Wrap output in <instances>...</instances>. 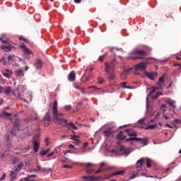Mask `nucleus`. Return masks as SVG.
Returning <instances> with one entry per match:
<instances>
[{
    "mask_svg": "<svg viewBox=\"0 0 181 181\" xmlns=\"http://www.w3.org/2000/svg\"><path fill=\"white\" fill-rule=\"evenodd\" d=\"M49 121H50V117H49L48 114H46L44 116L42 122H45V127H47L49 125Z\"/></svg>",
    "mask_w": 181,
    "mask_h": 181,
    "instance_id": "20",
    "label": "nucleus"
},
{
    "mask_svg": "<svg viewBox=\"0 0 181 181\" xmlns=\"http://www.w3.org/2000/svg\"><path fill=\"white\" fill-rule=\"evenodd\" d=\"M129 136H138V133L132 129H127L124 131Z\"/></svg>",
    "mask_w": 181,
    "mask_h": 181,
    "instance_id": "14",
    "label": "nucleus"
},
{
    "mask_svg": "<svg viewBox=\"0 0 181 181\" xmlns=\"http://www.w3.org/2000/svg\"><path fill=\"white\" fill-rule=\"evenodd\" d=\"M64 108H65V110H66V111H70V110H71V106H70V105H66V106L64 107Z\"/></svg>",
    "mask_w": 181,
    "mask_h": 181,
    "instance_id": "48",
    "label": "nucleus"
},
{
    "mask_svg": "<svg viewBox=\"0 0 181 181\" xmlns=\"http://www.w3.org/2000/svg\"><path fill=\"white\" fill-rule=\"evenodd\" d=\"M165 78L163 77V76H161L159 79H158V88H152L151 89V90L148 93V97H151V98H152V100H156V98H158V97H159V95H160V92H156V90H162V88H163V87H165Z\"/></svg>",
    "mask_w": 181,
    "mask_h": 181,
    "instance_id": "2",
    "label": "nucleus"
},
{
    "mask_svg": "<svg viewBox=\"0 0 181 181\" xmlns=\"http://www.w3.org/2000/svg\"><path fill=\"white\" fill-rule=\"evenodd\" d=\"M148 64H149L148 60L142 61L135 65V69L136 70H145L148 67Z\"/></svg>",
    "mask_w": 181,
    "mask_h": 181,
    "instance_id": "6",
    "label": "nucleus"
},
{
    "mask_svg": "<svg viewBox=\"0 0 181 181\" xmlns=\"http://www.w3.org/2000/svg\"><path fill=\"white\" fill-rule=\"evenodd\" d=\"M47 154V151H46V150L41 151V153H40L41 156H46Z\"/></svg>",
    "mask_w": 181,
    "mask_h": 181,
    "instance_id": "42",
    "label": "nucleus"
},
{
    "mask_svg": "<svg viewBox=\"0 0 181 181\" xmlns=\"http://www.w3.org/2000/svg\"><path fill=\"white\" fill-rule=\"evenodd\" d=\"M107 80H114L115 78V74H114V71L107 73Z\"/></svg>",
    "mask_w": 181,
    "mask_h": 181,
    "instance_id": "25",
    "label": "nucleus"
},
{
    "mask_svg": "<svg viewBox=\"0 0 181 181\" xmlns=\"http://www.w3.org/2000/svg\"><path fill=\"white\" fill-rule=\"evenodd\" d=\"M144 162H145V159L144 158H141L139 160H138L136 168H142V165H144Z\"/></svg>",
    "mask_w": 181,
    "mask_h": 181,
    "instance_id": "26",
    "label": "nucleus"
},
{
    "mask_svg": "<svg viewBox=\"0 0 181 181\" xmlns=\"http://www.w3.org/2000/svg\"><path fill=\"white\" fill-rule=\"evenodd\" d=\"M146 168H148L152 167V163H151V159L146 158Z\"/></svg>",
    "mask_w": 181,
    "mask_h": 181,
    "instance_id": "32",
    "label": "nucleus"
},
{
    "mask_svg": "<svg viewBox=\"0 0 181 181\" xmlns=\"http://www.w3.org/2000/svg\"><path fill=\"white\" fill-rule=\"evenodd\" d=\"M62 168H65V169H71V165H64L63 166H62Z\"/></svg>",
    "mask_w": 181,
    "mask_h": 181,
    "instance_id": "46",
    "label": "nucleus"
},
{
    "mask_svg": "<svg viewBox=\"0 0 181 181\" xmlns=\"http://www.w3.org/2000/svg\"><path fill=\"white\" fill-rule=\"evenodd\" d=\"M3 62L4 64H6V61L5 60V57H3L1 59H0V63Z\"/></svg>",
    "mask_w": 181,
    "mask_h": 181,
    "instance_id": "47",
    "label": "nucleus"
},
{
    "mask_svg": "<svg viewBox=\"0 0 181 181\" xmlns=\"http://www.w3.org/2000/svg\"><path fill=\"white\" fill-rule=\"evenodd\" d=\"M165 127H167V128H173L170 124H165Z\"/></svg>",
    "mask_w": 181,
    "mask_h": 181,
    "instance_id": "56",
    "label": "nucleus"
},
{
    "mask_svg": "<svg viewBox=\"0 0 181 181\" xmlns=\"http://www.w3.org/2000/svg\"><path fill=\"white\" fill-rule=\"evenodd\" d=\"M146 76L148 78H150V80H155V77H158V72H146Z\"/></svg>",
    "mask_w": 181,
    "mask_h": 181,
    "instance_id": "13",
    "label": "nucleus"
},
{
    "mask_svg": "<svg viewBox=\"0 0 181 181\" xmlns=\"http://www.w3.org/2000/svg\"><path fill=\"white\" fill-rule=\"evenodd\" d=\"M34 66L37 70H40L42 67H43V62H42V59H35L34 62Z\"/></svg>",
    "mask_w": 181,
    "mask_h": 181,
    "instance_id": "10",
    "label": "nucleus"
},
{
    "mask_svg": "<svg viewBox=\"0 0 181 181\" xmlns=\"http://www.w3.org/2000/svg\"><path fill=\"white\" fill-rule=\"evenodd\" d=\"M170 170V167H168V168L165 170L166 173H168V172H169Z\"/></svg>",
    "mask_w": 181,
    "mask_h": 181,
    "instance_id": "60",
    "label": "nucleus"
},
{
    "mask_svg": "<svg viewBox=\"0 0 181 181\" xmlns=\"http://www.w3.org/2000/svg\"><path fill=\"white\" fill-rule=\"evenodd\" d=\"M104 165H105V163L102 162V163H100V168H103Z\"/></svg>",
    "mask_w": 181,
    "mask_h": 181,
    "instance_id": "59",
    "label": "nucleus"
},
{
    "mask_svg": "<svg viewBox=\"0 0 181 181\" xmlns=\"http://www.w3.org/2000/svg\"><path fill=\"white\" fill-rule=\"evenodd\" d=\"M13 71L12 69H6L4 71L2 72L3 76L6 77V78H11V76H12Z\"/></svg>",
    "mask_w": 181,
    "mask_h": 181,
    "instance_id": "12",
    "label": "nucleus"
},
{
    "mask_svg": "<svg viewBox=\"0 0 181 181\" xmlns=\"http://www.w3.org/2000/svg\"><path fill=\"white\" fill-rule=\"evenodd\" d=\"M52 114L54 115V121L58 125H62V127H66L67 125V119L62 118L63 114L57 112V100H54V104L52 107Z\"/></svg>",
    "mask_w": 181,
    "mask_h": 181,
    "instance_id": "1",
    "label": "nucleus"
},
{
    "mask_svg": "<svg viewBox=\"0 0 181 181\" xmlns=\"http://www.w3.org/2000/svg\"><path fill=\"white\" fill-rule=\"evenodd\" d=\"M76 138H78V136L72 135L71 139H73V141H76V144H80V140L79 139H76Z\"/></svg>",
    "mask_w": 181,
    "mask_h": 181,
    "instance_id": "35",
    "label": "nucleus"
},
{
    "mask_svg": "<svg viewBox=\"0 0 181 181\" xmlns=\"http://www.w3.org/2000/svg\"><path fill=\"white\" fill-rule=\"evenodd\" d=\"M66 127L69 129H71V128H72V129L77 130V126H76V124H74L73 122H70L69 123V122H67V125Z\"/></svg>",
    "mask_w": 181,
    "mask_h": 181,
    "instance_id": "22",
    "label": "nucleus"
},
{
    "mask_svg": "<svg viewBox=\"0 0 181 181\" xmlns=\"http://www.w3.org/2000/svg\"><path fill=\"white\" fill-rule=\"evenodd\" d=\"M125 175V170H120L118 172L113 173L111 175L110 177H112L113 176H124Z\"/></svg>",
    "mask_w": 181,
    "mask_h": 181,
    "instance_id": "18",
    "label": "nucleus"
},
{
    "mask_svg": "<svg viewBox=\"0 0 181 181\" xmlns=\"http://www.w3.org/2000/svg\"><path fill=\"white\" fill-rule=\"evenodd\" d=\"M13 95L14 97H16V98H17V99L18 98V100H21V101H23L24 103H27V104H29V101H28L25 98H21V93H16L13 92Z\"/></svg>",
    "mask_w": 181,
    "mask_h": 181,
    "instance_id": "17",
    "label": "nucleus"
},
{
    "mask_svg": "<svg viewBox=\"0 0 181 181\" xmlns=\"http://www.w3.org/2000/svg\"><path fill=\"white\" fill-rule=\"evenodd\" d=\"M8 60L9 62H15V60H16V57L15 55H10L8 57Z\"/></svg>",
    "mask_w": 181,
    "mask_h": 181,
    "instance_id": "34",
    "label": "nucleus"
},
{
    "mask_svg": "<svg viewBox=\"0 0 181 181\" xmlns=\"http://www.w3.org/2000/svg\"><path fill=\"white\" fill-rule=\"evenodd\" d=\"M12 93V88L11 86H1V94H5L6 95H9Z\"/></svg>",
    "mask_w": 181,
    "mask_h": 181,
    "instance_id": "9",
    "label": "nucleus"
},
{
    "mask_svg": "<svg viewBox=\"0 0 181 181\" xmlns=\"http://www.w3.org/2000/svg\"><path fill=\"white\" fill-rule=\"evenodd\" d=\"M22 168H23V163L20 162L17 165L14 167L16 172H21L22 170Z\"/></svg>",
    "mask_w": 181,
    "mask_h": 181,
    "instance_id": "23",
    "label": "nucleus"
},
{
    "mask_svg": "<svg viewBox=\"0 0 181 181\" xmlns=\"http://www.w3.org/2000/svg\"><path fill=\"white\" fill-rule=\"evenodd\" d=\"M122 88H129V86H127V82H123L120 84Z\"/></svg>",
    "mask_w": 181,
    "mask_h": 181,
    "instance_id": "38",
    "label": "nucleus"
},
{
    "mask_svg": "<svg viewBox=\"0 0 181 181\" xmlns=\"http://www.w3.org/2000/svg\"><path fill=\"white\" fill-rule=\"evenodd\" d=\"M15 74L16 77H23L25 74L23 73V69H18L15 71Z\"/></svg>",
    "mask_w": 181,
    "mask_h": 181,
    "instance_id": "21",
    "label": "nucleus"
},
{
    "mask_svg": "<svg viewBox=\"0 0 181 181\" xmlns=\"http://www.w3.org/2000/svg\"><path fill=\"white\" fill-rule=\"evenodd\" d=\"M115 132V130H114L113 127H109L107 129L103 131V135H105V136H111V135H112V134H114Z\"/></svg>",
    "mask_w": 181,
    "mask_h": 181,
    "instance_id": "11",
    "label": "nucleus"
},
{
    "mask_svg": "<svg viewBox=\"0 0 181 181\" xmlns=\"http://www.w3.org/2000/svg\"><path fill=\"white\" fill-rule=\"evenodd\" d=\"M33 150L35 152H37L39 151V148L40 146V143L39 140L36 139V138H33Z\"/></svg>",
    "mask_w": 181,
    "mask_h": 181,
    "instance_id": "8",
    "label": "nucleus"
},
{
    "mask_svg": "<svg viewBox=\"0 0 181 181\" xmlns=\"http://www.w3.org/2000/svg\"><path fill=\"white\" fill-rule=\"evenodd\" d=\"M35 117L30 116L29 119H28V121H36V119H37L38 117L36 113H35Z\"/></svg>",
    "mask_w": 181,
    "mask_h": 181,
    "instance_id": "36",
    "label": "nucleus"
},
{
    "mask_svg": "<svg viewBox=\"0 0 181 181\" xmlns=\"http://www.w3.org/2000/svg\"><path fill=\"white\" fill-rule=\"evenodd\" d=\"M42 171V167L39 165V163H37V167L34 170H33V172H41Z\"/></svg>",
    "mask_w": 181,
    "mask_h": 181,
    "instance_id": "33",
    "label": "nucleus"
},
{
    "mask_svg": "<svg viewBox=\"0 0 181 181\" xmlns=\"http://www.w3.org/2000/svg\"><path fill=\"white\" fill-rule=\"evenodd\" d=\"M101 172H103V170L99 169L98 170H97V171L95 172V174L100 173H101Z\"/></svg>",
    "mask_w": 181,
    "mask_h": 181,
    "instance_id": "58",
    "label": "nucleus"
},
{
    "mask_svg": "<svg viewBox=\"0 0 181 181\" xmlns=\"http://www.w3.org/2000/svg\"><path fill=\"white\" fill-rule=\"evenodd\" d=\"M147 102H146V108H149V103H148V98L146 99Z\"/></svg>",
    "mask_w": 181,
    "mask_h": 181,
    "instance_id": "61",
    "label": "nucleus"
},
{
    "mask_svg": "<svg viewBox=\"0 0 181 181\" xmlns=\"http://www.w3.org/2000/svg\"><path fill=\"white\" fill-rule=\"evenodd\" d=\"M85 168H90V166H93V164L90 163H85Z\"/></svg>",
    "mask_w": 181,
    "mask_h": 181,
    "instance_id": "49",
    "label": "nucleus"
},
{
    "mask_svg": "<svg viewBox=\"0 0 181 181\" xmlns=\"http://www.w3.org/2000/svg\"><path fill=\"white\" fill-rule=\"evenodd\" d=\"M131 70H132V68H129L123 71V73L121 74V78L122 80H125L127 78V74H128Z\"/></svg>",
    "mask_w": 181,
    "mask_h": 181,
    "instance_id": "19",
    "label": "nucleus"
},
{
    "mask_svg": "<svg viewBox=\"0 0 181 181\" xmlns=\"http://www.w3.org/2000/svg\"><path fill=\"white\" fill-rule=\"evenodd\" d=\"M28 177H36V175H29Z\"/></svg>",
    "mask_w": 181,
    "mask_h": 181,
    "instance_id": "64",
    "label": "nucleus"
},
{
    "mask_svg": "<svg viewBox=\"0 0 181 181\" xmlns=\"http://www.w3.org/2000/svg\"><path fill=\"white\" fill-rule=\"evenodd\" d=\"M80 91H81V93H82V94H86V90H84V89L81 88Z\"/></svg>",
    "mask_w": 181,
    "mask_h": 181,
    "instance_id": "55",
    "label": "nucleus"
},
{
    "mask_svg": "<svg viewBox=\"0 0 181 181\" xmlns=\"http://www.w3.org/2000/svg\"><path fill=\"white\" fill-rule=\"evenodd\" d=\"M69 81H74L76 80V71H71L68 75Z\"/></svg>",
    "mask_w": 181,
    "mask_h": 181,
    "instance_id": "16",
    "label": "nucleus"
},
{
    "mask_svg": "<svg viewBox=\"0 0 181 181\" xmlns=\"http://www.w3.org/2000/svg\"><path fill=\"white\" fill-rule=\"evenodd\" d=\"M41 171L45 173V172H47V170L46 168H41Z\"/></svg>",
    "mask_w": 181,
    "mask_h": 181,
    "instance_id": "62",
    "label": "nucleus"
},
{
    "mask_svg": "<svg viewBox=\"0 0 181 181\" xmlns=\"http://www.w3.org/2000/svg\"><path fill=\"white\" fill-rule=\"evenodd\" d=\"M18 177V174L16 172H11V181L15 180L16 177Z\"/></svg>",
    "mask_w": 181,
    "mask_h": 181,
    "instance_id": "28",
    "label": "nucleus"
},
{
    "mask_svg": "<svg viewBox=\"0 0 181 181\" xmlns=\"http://www.w3.org/2000/svg\"><path fill=\"white\" fill-rule=\"evenodd\" d=\"M165 109L163 110V118H165V119H169V117H168V115H166L165 114Z\"/></svg>",
    "mask_w": 181,
    "mask_h": 181,
    "instance_id": "44",
    "label": "nucleus"
},
{
    "mask_svg": "<svg viewBox=\"0 0 181 181\" xmlns=\"http://www.w3.org/2000/svg\"><path fill=\"white\" fill-rule=\"evenodd\" d=\"M141 173H136L132 175L131 179H134V177H138V176H140Z\"/></svg>",
    "mask_w": 181,
    "mask_h": 181,
    "instance_id": "40",
    "label": "nucleus"
},
{
    "mask_svg": "<svg viewBox=\"0 0 181 181\" xmlns=\"http://www.w3.org/2000/svg\"><path fill=\"white\" fill-rule=\"evenodd\" d=\"M5 177H6V174L4 173L2 175V177L0 178V180H4L5 179Z\"/></svg>",
    "mask_w": 181,
    "mask_h": 181,
    "instance_id": "50",
    "label": "nucleus"
},
{
    "mask_svg": "<svg viewBox=\"0 0 181 181\" xmlns=\"http://www.w3.org/2000/svg\"><path fill=\"white\" fill-rule=\"evenodd\" d=\"M136 141L142 144L144 146H146V145H148V138L142 139L136 137Z\"/></svg>",
    "mask_w": 181,
    "mask_h": 181,
    "instance_id": "15",
    "label": "nucleus"
},
{
    "mask_svg": "<svg viewBox=\"0 0 181 181\" xmlns=\"http://www.w3.org/2000/svg\"><path fill=\"white\" fill-rule=\"evenodd\" d=\"M145 122V119H141L138 121V123L140 124V125H144V123Z\"/></svg>",
    "mask_w": 181,
    "mask_h": 181,
    "instance_id": "43",
    "label": "nucleus"
},
{
    "mask_svg": "<svg viewBox=\"0 0 181 181\" xmlns=\"http://www.w3.org/2000/svg\"><path fill=\"white\" fill-rule=\"evenodd\" d=\"M19 40H23V42H26V39H25V37H20Z\"/></svg>",
    "mask_w": 181,
    "mask_h": 181,
    "instance_id": "53",
    "label": "nucleus"
},
{
    "mask_svg": "<svg viewBox=\"0 0 181 181\" xmlns=\"http://www.w3.org/2000/svg\"><path fill=\"white\" fill-rule=\"evenodd\" d=\"M168 105H170V107H173V108L175 110V108H176V106L175 105V104H176V102L173 101V100H168Z\"/></svg>",
    "mask_w": 181,
    "mask_h": 181,
    "instance_id": "31",
    "label": "nucleus"
},
{
    "mask_svg": "<svg viewBox=\"0 0 181 181\" xmlns=\"http://www.w3.org/2000/svg\"><path fill=\"white\" fill-rule=\"evenodd\" d=\"M12 113H8L6 111H3V112L0 115L1 118H5V117H11Z\"/></svg>",
    "mask_w": 181,
    "mask_h": 181,
    "instance_id": "27",
    "label": "nucleus"
},
{
    "mask_svg": "<svg viewBox=\"0 0 181 181\" xmlns=\"http://www.w3.org/2000/svg\"><path fill=\"white\" fill-rule=\"evenodd\" d=\"M107 55H108V53L106 52L105 54L100 56L99 58L98 59V60L99 62H103L104 59H105V57H107Z\"/></svg>",
    "mask_w": 181,
    "mask_h": 181,
    "instance_id": "30",
    "label": "nucleus"
},
{
    "mask_svg": "<svg viewBox=\"0 0 181 181\" xmlns=\"http://www.w3.org/2000/svg\"><path fill=\"white\" fill-rule=\"evenodd\" d=\"M54 155V152H51L47 156V158H50V156H53Z\"/></svg>",
    "mask_w": 181,
    "mask_h": 181,
    "instance_id": "51",
    "label": "nucleus"
},
{
    "mask_svg": "<svg viewBox=\"0 0 181 181\" xmlns=\"http://www.w3.org/2000/svg\"><path fill=\"white\" fill-rule=\"evenodd\" d=\"M25 71H28V70H29V66H25L24 68Z\"/></svg>",
    "mask_w": 181,
    "mask_h": 181,
    "instance_id": "57",
    "label": "nucleus"
},
{
    "mask_svg": "<svg viewBox=\"0 0 181 181\" xmlns=\"http://www.w3.org/2000/svg\"><path fill=\"white\" fill-rule=\"evenodd\" d=\"M136 139H136V137H130V138L126 139V141L129 142L131 141H136Z\"/></svg>",
    "mask_w": 181,
    "mask_h": 181,
    "instance_id": "39",
    "label": "nucleus"
},
{
    "mask_svg": "<svg viewBox=\"0 0 181 181\" xmlns=\"http://www.w3.org/2000/svg\"><path fill=\"white\" fill-rule=\"evenodd\" d=\"M114 69H115V65L112 62H105V73H111L114 71Z\"/></svg>",
    "mask_w": 181,
    "mask_h": 181,
    "instance_id": "7",
    "label": "nucleus"
},
{
    "mask_svg": "<svg viewBox=\"0 0 181 181\" xmlns=\"http://www.w3.org/2000/svg\"><path fill=\"white\" fill-rule=\"evenodd\" d=\"M75 4H81V1L83 0H74Z\"/></svg>",
    "mask_w": 181,
    "mask_h": 181,
    "instance_id": "52",
    "label": "nucleus"
},
{
    "mask_svg": "<svg viewBox=\"0 0 181 181\" xmlns=\"http://www.w3.org/2000/svg\"><path fill=\"white\" fill-rule=\"evenodd\" d=\"M33 98V97L32 96V94L30 93L29 94V100H30V101H32Z\"/></svg>",
    "mask_w": 181,
    "mask_h": 181,
    "instance_id": "54",
    "label": "nucleus"
},
{
    "mask_svg": "<svg viewBox=\"0 0 181 181\" xmlns=\"http://www.w3.org/2000/svg\"><path fill=\"white\" fill-rule=\"evenodd\" d=\"M21 181H28V177H25L24 180H21Z\"/></svg>",
    "mask_w": 181,
    "mask_h": 181,
    "instance_id": "63",
    "label": "nucleus"
},
{
    "mask_svg": "<svg viewBox=\"0 0 181 181\" xmlns=\"http://www.w3.org/2000/svg\"><path fill=\"white\" fill-rule=\"evenodd\" d=\"M132 54H135L136 56L130 57V59H133V60H136L140 59L141 60H152V58L148 57V53L146 52L141 49H134L132 52Z\"/></svg>",
    "mask_w": 181,
    "mask_h": 181,
    "instance_id": "3",
    "label": "nucleus"
},
{
    "mask_svg": "<svg viewBox=\"0 0 181 181\" xmlns=\"http://www.w3.org/2000/svg\"><path fill=\"white\" fill-rule=\"evenodd\" d=\"M124 153L126 156H128V155H129V150L124 149Z\"/></svg>",
    "mask_w": 181,
    "mask_h": 181,
    "instance_id": "45",
    "label": "nucleus"
},
{
    "mask_svg": "<svg viewBox=\"0 0 181 181\" xmlns=\"http://www.w3.org/2000/svg\"><path fill=\"white\" fill-rule=\"evenodd\" d=\"M0 42L4 45H1V49L5 52H11L13 49V45L11 44L9 39L4 40V37H0Z\"/></svg>",
    "mask_w": 181,
    "mask_h": 181,
    "instance_id": "4",
    "label": "nucleus"
},
{
    "mask_svg": "<svg viewBox=\"0 0 181 181\" xmlns=\"http://www.w3.org/2000/svg\"><path fill=\"white\" fill-rule=\"evenodd\" d=\"M158 127L157 124H149L147 127H145L146 131L148 129H155Z\"/></svg>",
    "mask_w": 181,
    "mask_h": 181,
    "instance_id": "29",
    "label": "nucleus"
},
{
    "mask_svg": "<svg viewBox=\"0 0 181 181\" xmlns=\"http://www.w3.org/2000/svg\"><path fill=\"white\" fill-rule=\"evenodd\" d=\"M20 49H21L23 56L25 57V59H30V57H33V52L32 50L29 49L28 47L23 44L19 45Z\"/></svg>",
    "mask_w": 181,
    "mask_h": 181,
    "instance_id": "5",
    "label": "nucleus"
},
{
    "mask_svg": "<svg viewBox=\"0 0 181 181\" xmlns=\"http://www.w3.org/2000/svg\"><path fill=\"white\" fill-rule=\"evenodd\" d=\"M86 173H88V174L91 175L92 173H94V170L90 169V168H88L86 170Z\"/></svg>",
    "mask_w": 181,
    "mask_h": 181,
    "instance_id": "41",
    "label": "nucleus"
},
{
    "mask_svg": "<svg viewBox=\"0 0 181 181\" xmlns=\"http://www.w3.org/2000/svg\"><path fill=\"white\" fill-rule=\"evenodd\" d=\"M117 139H119L120 141H124V139H127V136H124V132H120L117 134Z\"/></svg>",
    "mask_w": 181,
    "mask_h": 181,
    "instance_id": "24",
    "label": "nucleus"
},
{
    "mask_svg": "<svg viewBox=\"0 0 181 181\" xmlns=\"http://www.w3.org/2000/svg\"><path fill=\"white\" fill-rule=\"evenodd\" d=\"M98 83H99V84H104V83H105V80H104V78H103V77H98Z\"/></svg>",
    "mask_w": 181,
    "mask_h": 181,
    "instance_id": "37",
    "label": "nucleus"
}]
</instances>
